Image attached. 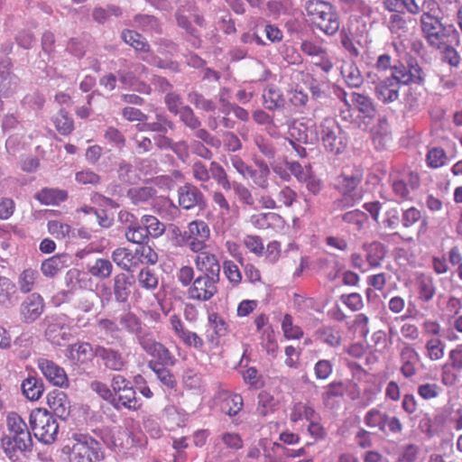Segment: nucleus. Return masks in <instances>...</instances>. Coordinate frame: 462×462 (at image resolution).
Masks as SVG:
<instances>
[{
    "instance_id": "f257e3e1",
    "label": "nucleus",
    "mask_w": 462,
    "mask_h": 462,
    "mask_svg": "<svg viewBox=\"0 0 462 462\" xmlns=\"http://www.w3.org/2000/svg\"><path fill=\"white\" fill-rule=\"evenodd\" d=\"M6 422L9 435L2 438V448L11 460L16 461L19 453L31 449L32 439L26 422L16 412L8 414Z\"/></svg>"
},
{
    "instance_id": "f03ea898",
    "label": "nucleus",
    "mask_w": 462,
    "mask_h": 462,
    "mask_svg": "<svg viewBox=\"0 0 462 462\" xmlns=\"http://www.w3.org/2000/svg\"><path fill=\"white\" fill-rule=\"evenodd\" d=\"M306 14L311 24L328 36L336 34L340 27L337 8L324 0H309L305 5Z\"/></svg>"
},
{
    "instance_id": "7ed1b4c3",
    "label": "nucleus",
    "mask_w": 462,
    "mask_h": 462,
    "mask_svg": "<svg viewBox=\"0 0 462 462\" xmlns=\"http://www.w3.org/2000/svg\"><path fill=\"white\" fill-rule=\"evenodd\" d=\"M172 235L176 245L195 254L208 249V242L211 239V229L204 220L195 219L188 223L183 231L178 226H174Z\"/></svg>"
},
{
    "instance_id": "20e7f679",
    "label": "nucleus",
    "mask_w": 462,
    "mask_h": 462,
    "mask_svg": "<svg viewBox=\"0 0 462 462\" xmlns=\"http://www.w3.org/2000/svg\"><path fill=\"white\" fill-rule=\"evenodd\" d=\"M445 15L442 16H420V29L422 36L427 43L436 50H441L448 43H452L453 40L458 41V32L455 27L445 25L442 23Z\"/></svg>"
},
{
    "instance_id": "39448f33",
    "label": "nucleus",
    "mask_w": 462,
    "mask_h": 462,
    "mask_svg": "<svg viewBox=\"0 0 462 462\" xmlns=\"http://www.w3.org/2000/svg\"><path fill=\"white\" fill-rule=\"evenodd\" d=\"M69 442V462H98L104 458L101 444L89 434L74 432Z\"/></svg>"
},
{
    "instance_id": "423d86ee",
    "label": "nucleus",
    "mask_w": 462,
    "mask_h": 462,
    "mask_svg": "<svg viewBox=\"0 0 462 462\" xmlns=\"http://www.w3.org/2000/svg\"><path fill=\"white\" fill-rule=\"evenodd\" d=\"M30 424L36 439L45 444L52 443L58 435L59 425L46 409L38 408L30 414Z\"/></svg>"
},
{
    "instance_id": "0eeeda50",
    "label": "nucleus",
    "mask_w": 462,
    "mask_h": 462,
    "mask_svg": "<svg viewBox=\"0 0 462 462\" xmlns=\"http://www.w3.org/2000/svg\"><path fill=\"white\" fill-rule=\"evenodd\" d=\"M318 135L325 149L333 154H339L346 148L347 140L342 128L332 117H327L321 122Z\"/></svg>"
},
{
    "instance_id": "6e6552de",
    "label": "nucleus",
    "mask_w": 462,
    "mask_h": 462,
    "mask_svg": "<svg viewBox=\"0 0 462 462\" xmlns=\"http://www.w3.org/2000/svg\"><path fill=\"white\" fill-rule=\"evenodd\" d=\"M111 387L113 389V396H116L118 403L129 411H138L143 404L136 398V393L128 381L122 374H115L111 380Z\"/></svg>"
},
{
    "instance_id": "1a4fd4ad",
    "label": "nucleus",
    "mask_w": 462,
    "mask_h": 462,
    "mask_svg": "<svg viewBox=\"0 0 462 462\" xmlns=\"http://www.w3.org/2000/svg\"><path fill=\"white\" fill-rule=\"evenodd\" d=\"M219 277L199 274L194 279L188 289L189 299L198 301H208L217 293Z\"/></svg>"
},
{
    "instance_id": "9d476101",
    "label": "nucleus",
    "mask_w": 462,
    "mask_h": 462,
    "mask_svg": "<svg viewBox=\"0 0 462 462\" xmlns=\"http://www.w3.org/2000/svg\"><path fill=\"white\" fill-rule=\"evenodd\" d=\"M176 19L178 25L195 38H198L199 35L193 23L199 27L205 25L204 17L199 13L197 6L193 3H187L181 5L176 13Z\"/></svg>"
},
{
    "instance_id": "9b49d317",
    "label": "nucleus",
    "mask_w": 462,
    "mask_h": 462,
    "mask_svg": "<svg viewBox=\"0 0 462 462\" xmlns=\"http://www.w3.org/2000/svg\"><path fill=\"white\" fill-rule=\"evenodd\" d=\"M462 371V344L448 352V362L441 366L440 379L446 386L454 385Z\"/></svg>"
},
{
    "instance_id": "f8f14e48",
    "label": "nucleus",
    "mask_w": 462,
    "mask_h": 462,
    "mask_svg": "<svg viewBox=\"0 0 462 462\" xmlns=\"http://www.w3.org/2000/svg\"><path fill=\"white\" fill-rule=\"evenodd\" d=\"M37 366L51 384L60 388L69 386V377L64 368L52 360L41 357L37 360Z\"/></svg>"
},
{
    "instance_id": "ddd939ff",
    "label": "nucleus",
    "mask_w": 462,
    "mask_h": 462,
    "mask_svg": "<svg viewBox=\"0 0 462 462\" xmlns=\"http://www.w3.org/2000/svg\"><path fill=\"white\" fill-rule=\"evenodd\" d=\"M140 346L150 356L156 358L155 364H162L163 366H174L177 358L162 343L157 342L152 337L140 338Z\"/></svg>"
},
{
    "instance_id": "4468645a",
    "label": "nucleus",
    "mask_w": 462,
    "mask_h": 462,
    "mask_svg": "<svg viewBox=\"0 0 462 462\" xmlns=\"http://www.w3.org/2000/svg\"><path fill=\"white\" fill-rule=\"evenodd\" d=\"M391 77L400 86L410 84H420L423 81L422 69L417 64L395 65L392 68Z\"/></svg>"
},
{
    "instance_id": "2eb2a0df",
    "label": "nucleus",
    "mask_w": 462,
    "mask_h": 462,
    "mask_svg": "<svg viewBox=\"0 0 462 462\" xmlns=\"http://www.w3.org/2000/svg\"><path fill=\"white\" fill-rule=\"evenodd\" d=\"M195 254L194 264L201 274L219 277L221 266L216 254L207 249Z\"/></svg>"
},
{
    "instance_id": "dca6fc26",
    "label": "nucleus",
    "mask_w": 462,
    "mask_h": 462,
    "mask_svg": "<svg viewBox=\"0 0 462 462\" xmlns=\"http://www.w3.org/2000/svg\"><path fill=\"white\" fill-rule=\"evenodd\" d=\"M44 301L38 293H32L22 303L20 313L22 320L25 323L35 321L43 312Z\"/></svg>"
},
{
    "instance_id": "f3484780",
    "label": "nucleus",
    "mask_w": 462,
    "mask_h": 462,
    "mask_svg": "<svg viewBox=\"0 0 462 462\" xmlns=\"http://www.w3.org/2000/svg\"><path fill=\"white\" fill-rule=\"evenodd\" d=\"M95 356L99 357L104 365L113 371H122L126 365V359L124 355L112 347L98 346L95 349Z\"/></svg>"
},
{
    "instance_id": "a211bd4d",
    "label": "nucleus",
    "mask_w": 462,
    "mask_h": 462,
    "mask_svg": "<svg viewBox=\"0 0 462 462\" xmlns=\"http://www.w3.org/2000/svg\"><path fill=\"white\" fill-rule=\"evenodd\" d=\"M363 174L358 168H345L342 173L336 180V187L344 194L355 190L360 184Z\"/></svg>"
},
{
    "instance_id": "6ab92c4d",
    "label": "nucleus",
    "mask_w": 462,
    "mask_h": 462,
    "mask_svg": "<svg viewBox=\"0 0 462 462\" xmlns=\"http://www.w3.org/2000/svg\"><path fill=\"white\" fill-rule=\"evenodd\" d=\"M415 289L420 302H430L437 293L434 278L426 273H420L416 277Z\"/></svg>"
},
{
    "instance_id": "aec40b11",
    "label": "nucleus",
    "mask_w": 462,
    "mask_h": 462,
    "mask_svg": "<svg viewBox=\"0 0 462 462\" xmlns=\"http://www.w3.org/2000/svg\"><path fill=\"white\" fill-rule=\"evenodd\" d=\"M401 86L391 76L379 81L375 86V96L383 103H392L398 99Z\"/></svg>"
},
{
    "instance_id": "412c9836",
    "label": "nucleus",
    "mask_w": 462,
    "mask_h": 462,
    "mask_svg": "<svg viewBox=\"0 0 462 462\" xmlns=\"http://www.w3.org/2000/svg\"><path fill=\"white\" fill-rule=\"evenodd\" d=\"M47 403L57 417L64 420L69 415L70 403L65 393L58 390L50 392L47 395Z\"/></svg>"
},
{
    "instance_id": "4be33fe9",
    "label": "nucleus",
    "mask_w": 462,
    "mask_h": 462,
    "mask_svg": "<svg viewBox=\"0 0 462 462\" xmlns=\"http://www.w3.org/2000/svg\"><path fill=\"white\" fill-rule=\"evenodd\" d=\"M301 51L310 57H319L321 59V68L325 71L332 69V62L328 58L327 49L319 42L313 41H303L300 44Z\"/></svg>"
},
{
    "instance_id": "5701e85b",
    "label": "nucleus",
    "mask_w": 462,
    "mask_h": 462,
    "mask_svg": "<svg viewBox=\"0 0 462 462\" xmlns=\"http://www.w3.org/2000/svg\"><path fill=\"white\" fill-rule=\"evenodd\" d=\"M132 284V277L126 273H120L114 277L113 291L117 302L125 303L127 301L131 293L130 288Z\"/></svg>"
},
{
    "instance_id": "b1692460",
    "label": "nucleus",
    "mask_w": 462,
    "mask_h": 462,
    "mask_svg": "<svg viewBox=\"0 0 462 462\" xmlns=\"http://www.w3.org/2000/svg\"><path fill=\"white\" fill-rule=\"evenodd\" d=\"M203 198L201 191L193 185H185L179 189V204L185 209H190Z\"/></svg>"
},
{
    "instance_id": "393cba45",
    "label": "nucleus",
    "mask_w": 462,
    "mask_h": 462,
    "mask_svg": "<svg viewBox=\"0 0 462 462\" xmlns=\"http://www.w3.org/2000/svg\"><path fill=\"white\" fill-rule=\"evenodd\" d=\"M111 258L119 268L126 272L136 269L134 253L127 247H117L112 252Z\"/></svg>"
},
{
    "instance_id": "a878e982",
    "label": "nucleus",
    "mask_w": 462,
    "mask_h": 462,
    "mask_svg": "<svg viewBox=\"0 0 462 462\" xmlns=\"http://www.w3.org/2000/svg\"><path fill=\"white\" fill-rule=\"evenodd\" d=\"M119 322L125 331L137 337L139 343L140 338L149 337L143 334V322L136 314L126 312L120 316Z\"/></svg>"
},
{
    "instance_id": "bb28decb",
    "label": "nucleus",
    "mask_w": 462,
    "mask_h": 462,
    "mask_svg": "<svg viewBox=\"0 0 462 462\" xmlns=\"http://www.w3.org/2000/svg\"><path fill=\"white\" fill-rule=\"evenodd\" d=\"M135 266L154 265L159 259L157 252L147 243L139 245L134 251Z\"/></svg>"
},
{
    "instance_id": "cd10ccee",
    "label": "nucleus",
    "mask_w": 462,
    "mask_h": 462,
    "mask_svg": "<svg viewBox=\"0 0 462 462\" xmlns=\"http://www.w3.org/2000/svg\"><path fill=\"white\" fill-rule=\"evenodd\" d=\"M148 366L156 374L157 379L162 384L171 390L176 388L177 380L174 374L169 369L170 366L155 364L154 361H150Z\"/></svg>"
},
{
    "instance_id": "c85d7f7f",
    "label": "nucleus",
    "mask_w": 462,
    "mask_h": 462,
    "mask_svg": "<svg viewBox=\"0 0 462 462\" xmlns=\"http://www.w3.org/2000/svg\"><path fill=\"white\" fill-rule=\"evenodd\" d=\"M263 99L265 107L269 110H273L284 105V97L281 89L273 84L268 85L263 89Z\"/></svg>"
},
{
    "instance_id": "c756f323",
    "label": "nucleus",
    "mask_w": 462,
    "mask_h": 462,
    "mask_svg": "<svg viewBox=\"0 0 462 462\" xmlns=\"http://www.w3.org/2000/svg\"><path fill=\"white\" fill-rule=\"evenodd\" d=\"M35 198L44 205H58L67 199L68 193L63 189L44 188Z\"/></svg>"
},
{
    "instance_id": "7c9ffc66",
    "label": "nucleus",
    "mask_w": 462,
    "mask_h": 462,
    "mask_svg": "<svg viewBox=\"0 0 462 462\" xmlns=\"http://www.w3.org/2000/svg\"><path fill=\"white\" fill-rule=\"evenodd\" d=\"M95 353L92 346L88 342H79L69 346V356L79 364L90 361Z\"/></svg>"
},
{
    "instance_id": "2f4dec72",
    "label": "nucleus",
    "mask_w": 462,
    "mask_h": 462,
    "mask_svg": "<svg viewBox=\"0 0 462 462\" xmlns=\"http://www.w3.org/2000/svg\"><path fill=\"white\" fill-rule=\"evenodd\" d=\"M351 101L364 117H373L375 115V106L368 96L353 92L351 93Z\"/></svg>"
},
{
    "instance_id": "473e14b6",
    "label": "nucleus",
    "mask_w": 462,
    "mask_h": 462,
    "mask_svg": "<svg viewBox=\"0 0 462 462\" xmlns=\"http://www.w3.org/2000/svg\"><path fill=\"white\" fill-rule=\"evenodd\" d=\"M282 217L274 212L257 213L250 217V223L257 229H268L280 223Z\"/></svg>"
},
{
    "instance_id": "72a5a7b5",
    "label": "nucleus",
    "mask_w": 462,
    "mask_h": 462,
    "mask_svg": "<svg viewBox=\"0 0 462 462\" xmlns=\"http://www.w3.org/2000/svg\"><path fill=\"white\" fill-rule=\"evenodd\" d=\"M411 22V19L407 17L404 13H394L390 16L387 27L393 34L400 37L408 32Z\"/></svg>"
},
{
    "instance_id": "f704fd0d",
    "label": "nucleus",
    "mask_w": 462,
    "mask_h": 462,
    "mask_svg": "<svg viewBox=\"0 0 462 462\" xmlns=\"http://www.w3.org/2000/svg\"><path fill=\"white\" fill-rule=\"evenodd\" d=\"M22 390L24 396L31 401H37L43 393V383L36 377H28L22 383Z\"/></svg>"
},
{
    "instance_id": "c9c22d12",
    "label": "nucleus",
    "mask_w": 462,
    "mask_h": 462,
    "mask_svg": "<svg viewBox=\"0 0 462 462\" xmlns=\"http://www.w3.org/2000/svg\"><path fill=\"white\" fill-rule=\"evenodd\" d=\"M208 320L214 332L213 335L209 336V341L214 342L215 340H217L218 338L227 335L228 325L224 318L221 317L218 313H209L208 316Z\"/></svg>"
},
{
    "instance_id": "e433bc0d",
    "label": "nucleus",
    "mask_w": 462,
    "mask_h": 462,
    "mask_svg": "<svg viewBox=\"0 0 462 462\" xmlns=\"http://www.w3.org/2000/svg\"><path fill=\"white\" fill-rule=\"evenodd\" d=\"M66 267L65 256L55 254L42 263L41 271L44 276L54 277Z\"/></svg>"
},
{
    "instance_id": "4c0bfd02",
    "label": "nucleus",
    "mask_w": 462,
    "mask_h": 462,
    "mask_svg": "<svg viewBox=\"0 0 462 462\" xmlns=\"http://www.w3.org/2000/svg\"><path fill=\"white\" fill-rule=\"evenodd\" d=\"M316 338L331 347H337L341 344L339 330L332 327H322L315 332Z\"/></svg>"
},
{
    "instance_id": "58836bf2",
    "label": "nucleus",
    "mask_w": 462,
    "mask_h": 462,
    "mask_svg": "<svg viewBox=\"0 0 462 462\" xmlns=\"http://www.w3.org/2000/svg\"><path fill=\"white\" fill-rule=\"evenodd\" d=\"M316 416V411L312 406L309 403L305 402H296L293 404L291 413H290V420L292 423H297L299 420L305 419L306 420H310L314 419Z\"/></svg>"
},
{
    "instance_id": "ea45409f",
    "label": "nucleus",
    "mask_w": 462,
    "mask_h": 462,
    "mask_svg": "<svg viewBox=\"0 0 462 462\" xmlns=\"http://www.w3.org/2000/svg\"><path fill=\"white\" fill-rule=\"evenodd\" d=\"M388 415L377 409L366 412L364 418L365 424L369 428H378L382 432L386 431Z\"/></svg>"
},
{
    "instance_id": "a19ab883",
    "label": "nucleus",
    "mask_w": 462,
    "mask_h": 462,
    "mask_svg": "<svg viewBox=\"0 0 462 462\" xmlns=\"http://www.w3.org/2000/svg\"><path fill=\"white\" fill-rule=\"evenodd\" d=\"M155 194L156 189L151 186L134 187L127 191V197L135 205L149 201Z\"/></svg>"
},
{
    "instance_id": "79ce46f5",
    "label": "nucleus",
    "mask_w": 462,
    "mask_h": 462,
    "mask_svg": "<svg viewBox=\"0 0 462 462\" xmlns=\"http://www.w3.org/2000/svg\"><path fill=\"white\" fill-rule=\"evenodd\" d=\"M271 174L268 165L264 162L258 164V169H252L248 174V178H251L254 184L262 189H267L269 188V176Z\"/></svg>"
},
{
    "instance_id": "37998d69",
    "label": "nucleus",
    "mask_w": 462,
    "mask_h": 462,
    "mask_svg": "<svg viewBox=\"0 0 462 462\" xmlns=\"http://www.w3.org/2000/svg\"><path fill=\"white\" fill-rule=\"evenodd\" d=\"M122 38L125 43L129 44L137 51L148 52L150 46L145 39L137 32L125 30L122 32Z\"/></svg>"
},
{
    "instance_id": "c03bdc74",
    "label": "nucleus",
    "mask_w": 462,
    "mask_h": 462,
    "mask_svg": "<svg viewBox=\"0 0 462 462\" xmlns=\"http://www.w3.org/2000/svg\"><path fill=\"white\" fill-rule=\"evenodd\" d=\"M125 236L127 241L139 245L145 244L144 241L148 239L149 236L143 225H140L138 222H134L125 229Z\"/></svg>"
},
{
    "instance_id": "a18cd8bd",
    "label": "nucleus",
    "mask_w": 462,
    "mask_h": 462,
    "mask_svg": "<svg viewBox=\"0 0 462 462\" xmlns=\"http://www.w3.org/2000/svg\"><path fill=\"white\" fill-rule=\"evenodd\" d=\"M426 356L430 361H439L444 357L445 344L439 337H431L425 344Z\"/></svg>"
},
{
    "instance_id": "49530a36",
    "label": "nucleus",
    "mask_w": 462,
    "mask_h": 462,
    "mask_svg": "<svg viewBox=\"0 0 462 462\" xmlns=\"http://www.w3.org/2000/svg\"><path fill=\"white\" fill-rule=\"evenodd\" d=\"M89 273L100 280L110 277L113 272L112 263L104 258H98L95 261L94 264L88 269Z\"/></svg>"
},
{
    "instance_id": "de8ad7c7",
    "label": "nucleus",
    "mask_w": 462,
    "mask_h": 462,
    "mask_svg": "<svg viewBox=\"0 0 462 462\" xmlns=\"http://www.w3.org/2000/svg\"><path fill=\"white\" fill-rule=\"evenodd\" d=\"M286 452V446L273 442L270 448L264 449L265 462H288Z\"/></svg>"
},
{
    "instance_id": "09e8293b",
    "label": "nucleus",
    "mask_w": 462,
    "mask_h": 462,
    "mask_svg": "<svg viewBox=\"0 0 462 462\" xmlns=\"http://www.w3.org/2000/svg\"><path fill=\"white\" fill-rule=\"evenodd\" d=\"M38 272L32 268L24 269L18 277V286L23 293H28L34 288Z\"/></svg>"
},
{
    "instance_id": "8fccbe9b",
    "label": "nucleus",
    "mask_w": 462,
    "mask_h": 462,
    "mask_svg": "<svg viewBox=\"0 0 462 462\" xmlns=\"http://www.w3.org/2000/svg\"><path fill=\"white\" fill-rule=\"evenodd\" d=\"M56 130L62 135L69 134L74 129V122L67 111L61 109L53 119Z\"/></svg>"
},
{
    "instance_id": "3c124183",
    "label": "nucleus",
    "mask_w": 462,
    "mask_h": 462,
    "mask_svg": "<svg viewBox=\"0 0 462 462\" xmlns=\"http://www.w3.org/2000/svg\"><path fill=\"white\" fill-rule=\"evenodd\" d=\"M342 76L344 78L345 82L350 88H358L363 83L362 75L357 69V67L354 64H347L342 67L341 69Z\"/></svg>"
},
{
    "instance_id": "603ef678",
    "label": "nucleus",
    "mask_w": 462,
    "mask_h": 462,
    "mask_svg": "<svg viewBox=\"0 0 462 462\" xmlns=\"http://www.w3.org/2000/svg\"><path fill=\"white\" fill-rule=\"evenodd\" d=\"M189 101L197 108L205 112H214L217 108L216 103L205 97L202 94L196 90L188 94Z\"/></svg>"
},
{
    "instance_id": "864d4df0",
    "label": "nucleus",
    "mask_w": 462,
    "mask_h": 462,
    "mask_svg": "<svg viewBox=\"0 0 462 462\" xmlns=\"http://www.w3.org/2000/svg\"><path fill=\"white\" fill-rule=\"evenodd\" d=\"M282 330L287 339H300L303 337L302 328L293 323L291 314H285L282 321Z\"/></svg>"
},
{
    "instance_id": "5fc2aeb1",
    "label": "nucleus",
    "mask_w": 462,
    "mask_h": 462,
    "mask_svg": "<svg viewBox=\"0 0 462 462\" xmlns=\"http://www.w3.org/2000/svg\"><path fill=\"white\" fill-rule=\"evenodd\" d=\"M447 159L446 152L440 147L430 148L426 154V163L430 169H438L444 166Z\"/></svg>"
},
{
    "instance_id": "6e6d98bb",
    "label": "nucleus",
    "mask_w": 462,
    "mask_h": 462,
    "mask_svg": "<svg viewBox=\"0 0 462 462\" xmlns=\"http://www.w3.org/2000/svg\"><path fill=\"white\" fill-rule=\"evenodd\" d=\"M13 77L10 73V61L3 60L0 61V96H6L12 87Z\"/></svg>"
},
{
    "instance_id": "4d7b16f0",
    "label": "nucleus",
    "mask_w": 462,
    "mask_h": 462,
    "mask_svg": "<svg viewBox=\"0 0 462 462\" xmlns=\"http://www.w3.org/2000/svg\"><path fill=\"white\" fill-rule=\"evenodd\" d=\"M243 406V398L237 393L226 396L222 402V411L229 416L236 415L242 410Z\"/></svg>"
},
{
    "instance_id": "13d9d810",
    "label": "nucleus",
    "mask_w": 462,
    "mask_h": 462,
    "mask_svg": "<svg viewBox=\"0 0 462 462\" xmlns=\"http://www.w3.org/2000/svg\"><path fill=\"white\" fill-rule=\"evenodd\" d=\"M141 223L147 230L148 236L158 237L165 231V226L158 220L157 217L151 215H144L141 218Z\"/></svg>"
},
{
    "instance_id": "bf43d9fd",
    "label": "nucleus",
    "mask_w": 462,
    "mask_h": 462,
    "mask_svg": "<svg viewBox=\"0 0 462 462\" xmlns=\"http://www.w3.org/2000/svg\"><path fill=\"white\" fill-rule=\"evenodd\" d=\"M209 171L216 182L225 190H230L232 189V184L227 173L222 165L217 162H211Z\"/></svg>"
},
{
    "instance_id": "052dcab7",
    "label": "nucleus",
    "mask_w": 462,
    "mask_h": 462,
    "mask_svg": "<svg viewBox=\"0 0 462 462\" xmlns=\"http://www.w3.org/2000/svg\"><path fill=\"white\" fill-rule=\"evenodd\" d=\"M15 291L14 282L11 279L0 275V304L6 305L10 303Z\"/></svg>"
},
{
    "instance_id": "680f3d73",
    "label": "nucleus",
    "mask_w": 462,
    "mask_h": 462,
    "mask_svg": "<svg viewBox=\"0 0 462 462\" xmlns=\"http://www.w3.org/2000/svg\"><path fill=\"white\" fill-rule=\"evenodd\" d=\"M182 383L188 390L200 391L203 386L202 375L194 369H188L184 373Z\"/></svg>"
},
{
    "instance_id": "e2e57ef3",
    "label": "nucleus",
    "mask_w": 462,
    "mask_h": 462,
    "mask_svg": "<svg viewBox=\"0 0 462 462\" xmlns=\"http://www.w3.org/2000/svg\"><path fill=\"white\" fill-rule=\"evenodd\" d=\"M139 285L148 291H153L158 286V277L150 269H142L137 276Z\"/></svg>"
},
{
    "instance_id": "0e129e2a",
    "label": "nucleus",
    "mask_w": 462,
    "mask_h": 462,
    "mask_svg": "<svg viewBox=\"0 0 462 462\" xmlns=\"http://www.w3.org/2000/svg\"><path fill=\"white\" fill-rule=\"evenodd\" d=\"M297 192L289 186L282 187L276 194V201L279 208H291L297 199Z\"/></svg>"
},
{
    "instance_id": "69168bd1",
    "label": "nucleus",
    "mask_w": 462,
    "mask_h": 462,
    "mask_svg": "<svg viewBox=\"0 0 462 462\" xmlns=\"http://www.w3.org/2000/svg\"><path fill=\"white\" fill-rule=\"evenodd\" d=\"M384 255L385 250L383 245L380 243H374L369 245L366 259L371 267H378Z\"/></svg>"
},
{
    "instance_id": "338daca9",
    "label": "nucleus",
    "mask_w": 462,
    "mask_h": 462,
    "mask_svg": "<svg viewBox=\"0 0 462 462\" xmlns=\"http://www.w3.org/2000/svg\"><path fill=\"white\" fill-rule=\"evenodd\" d=\"M223 272L226 279L233 284L237 286L242 282V273L237 266L231 260H226L223 263Z\"/></svg>"
},
{
    "instance_id": "774afa93",
    "label": "nucleus",
    "mask_w": 462,
    "mask_h": 462,
    "mask_svg": "<svg viewBox=\"0 0 462 462\" xmlns=\"http://www.w3.org/2000/svg\"><path fill=\"white\" fill-rule=\"evenodd\" d=\"M48 231L57 239H64L69 236L71 226L58 220H51L47 224Z\"/></svg>"
}]
</instances>
